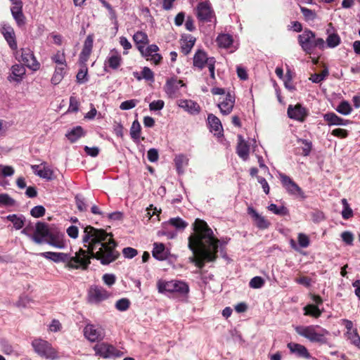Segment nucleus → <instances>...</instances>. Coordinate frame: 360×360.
<instances>
[{
	"label": "nucleus",
	"mask_w": 360,
	"mask_h": 360,
	"mask_svg": "<svg viewBox=\"0 0 360 360\" xmlns=\"http://www.w3.org/2000/svg\"><path fill=\"white\" fill-rule=\"evenodd\" d=\"M194 230L195 236L188 238V248L193 252L189 260L201 269L206 262H212L217 259V244L212 238L213 231L205 221L196 219Z\"/></svg>",
	"instance_id": "obj_1"
},
{
	"label": "nucleus",
	"mask_w": 360,
	"mask_h": 360,
	"mask_svg": "<svg viewBox=\"0 0 360 360\" xmlns=\"http://www.w3.org/2000/svg\"><path fill=\"white\" fill-rule=\"evenodd\" d=\"M108 233L103 229L87 226L84 231L82 241L88 252L89 260L96 259L103 265H108L115 262L120 255L116 250L117 243L113 240L105 243ZM91 262V261H89Z\"/></svg>",
	"instance_id": "obj_2"
},
{
	"label": "nucleus",
	"mask_w": 360,
	"mask_h": 360,
	"mask_svg": "<svg viewBox=\"0 0 360 360\" xmlns=\"http://www.w3.org/2000/svg\"><path fill=\"white\" fill-rule=\"evenodd\" d=\"M39 255L56 263L67 262V266L73 269H82L85 270L90 264L88 252L83 249H79L73 257H70L67 253L54 252H41Z\"/></svg>",
	"instance_id": "obj_3"
},
{
	"label": "nucleus",
	"mask_w": 360,
	"mask_h": 360,
	"mask_svg": "<svg viewBox=\"0 0 360 360\" xmlns=\"http://www.w3.org/2000/svg\"><path fill=\"white\" fill-rule=\"evenodd\" d=\"M63 236V234L57 228L51 227L45 222L38 221L32 240L37 244L46 243L56 248L63 249L65 245L61 240Z\"/></svg>",
	"instance_id": "obj_4"
},
{
	"label": "nucleus",
	"mask_w": 360,
	"mask_h": 360,
	"mask_svg": "<svg viewBox=\"0 0 360 360\" xmlns=\"http://www.w3.org/2000/svg\"><path fill=\"white\" fill-rule=\"evenodd\" d=\"M157 287L158 292L162 294L176 293L184 296L189 292V287L186 282L176 280L169 281L159 280Z\"/></svg>",
	"instance_id": "obj_5"
},
{
	"label": "nucleus",
	"mask_w": 360,
	"mask_h": 360,
	"mask_svg": "<svg viewBox=\"0 0 360 360\" xmlns=\"http://www.w3.org/2000/svg\"><path fill=\"white\" fill-rule=\"evenodd\" d=\"M32 346L34 352L41 357L55 359L57 354L51 345L46 340L36 339L32 342Z\"/></svg>",
	"instance_id": "obj_6"
},
{
	"label": "nucleus",
	"mask_w": 360,
	"mask_h": 360,
	"mask_svg": "<svg viewBox=\"0 0 360 360\" xmlns=\"http://www.w3.org/2000/svg\"><path fill=\"white\" fill-rule=\"evenodd\" d=\"M298 42L302 50L311 54L315 48V34L309 30H305L298 36Z\"/></svg>",
	"instance_id": "obj_7"
},
{
	"label": "nucleus",
	"mask_w": 360,
	"mask_h": 360,
	"mask_svg": "<svg viewBox=\"0 0 360 360\" xmlns=\"http://www.w3.org/2000/svg\"><path fill=\"white\" fill-rule=\"evenodd\" d=\"M0 32L4 36L10 49L13 51L16 50L18 45L13 28L8 23L2 22L0 24Z\"/></svg>",
	"instance_id": "obj_8"
},
{
	"label": "nucleus",
	"mask_w": 360,
	"mask_h": 360,
	"mask_svg": "<svg viewBox=\"0 0 360 360\" xmlns=\"http://www.w3.org/2000/svg\"><path fill=\"white\" fill-rule=\"evenodd\" d=\"M84 335L91 342L102 340L104 337L103 329L98 326L87 324L84 328Z\"/></svg>",
	"instance_id": "obj_9"
},
{
	"label": "nucleus",
	"mask_w": 360,
	"mask_h": 360,
	"mask_svg": "<svg viewBox=\"0 0 360 360\" xmlns=\"http://www.w3.org/2000/svg\"><path fill=\"white\" fill-rule=\"evenodd\" d=\"M94 351L96 355L105 359L119 356V351L114 346L104 342L96 345Z\"/></svg>",
	"instance_id": "obj_10"
},
{
	"label": "nucleus",
	"mask_w": 360,
	"mask_h": 360,
	"mask_svg": "<svg viewBox=\"0 0 360 360\" xmlns=\"http://www.w3.org/2000/svg\"><path fill=\"white\" fill-rule=\"evenodd\" d=\"M279 179L283 186L290 195L297 196L300 194L301 188L288 176L283 173H279Z\"/></svg>",
	"instance_id": "obj_11"
},
{
	"label": "nucleus",
	"mask_w": 360,
	"mask_h": 360,
	"mask_svg": "<svg viewBox=\"0 0 360 360\" xmlns=\"http://www.w3.org/2000/svg\"><path fill=\"white\" fill-rule=\"evenodd\" d=\"M213 11L210 4L206 1L200 2L197 6V18L202 22H211Z\"/></svg>",
	"instance_id": "obj_12"
},
{
	"label": "nucleus",
	"mask_w": 360,
	"mask_h": 360,
	"mask_svg": "<svg viewBox=\"0 0 360 360\" xmlns=\"http://www.w3.org/2000/svg\"><path fill=\"white\" fill-rule=\"evenodd\" d=\"M20 57L21 60L28 68L33 71H36L39 69L40 64L30 49H22Z\"/></svg>",
	"instance_id": "obj_13"
},
{
	"label": "nucleus",
	"mask_w": 360,
	"mask_h": 360,
	"mask_svg": "<svg viewBox=\"0 0 360 360\" xmlns=\"http://www.w3.org/2000/svg\"><path fill=\"white\" fill-rule=\"evenodd\" d=\"M122 58L121 55L113 49L110 51L109 56L105 60V71L108 72L107 66L112 70H117L122 64Z\"/></svg>",
	"instance_id": "obj_14"
},
{
	"label": "nucleus",
	"mask_w": 360,
	"mask_h": 360,
	"mask_svg": "<svg viewBox=\"0 0 360 360\" xmlns=\"http://www.w3.org/2000/svg\"><path fill=\"white\" fill-rule=\"evenodd\" d=\"M288 116L292 120H295L300 122L304 120L307 115V111L306 108L302 107L300 105H290L288 108Z\"/></svg>",
	"instance_id": "obj_15"
},
{
	"label": "nucleus",
	"mask_w": 360,
	"mask_h": 360,
	"mask_svg": "<svg viewBox=\"0 0 360 360\" xmlns=\"http://www.w3.org/2000/svg\"><path fill=\"white\" fill-rule=\"evenodd\" d=\"M184 86H185V84L182 80H178L176 77H173L167 80L164 90L169 97H172L179 90L180 87Z\"/></svg>",
	"instance_id": "obj_16"
},
{
	"label": "nucleus",
	"mask_w": 360,
	"mask_h": 360,
	"mask_svg": "<svg viewBox=\"0 0 360 360\" xmlns=\"http://www.w3.org/2000/svg\"><path fill=\"white\" fill-rule=\"evenodd\" d=\"M235 104V95L231 94V92H228L226 94L225 99L217 104L218 108L220 110V112L224 115H229L233 108Z\"/></svg>",
	"instance_id": "obj_17"
},
{
	"label": "nucleus",
	"mask_w": 360,
	"mask_h": 360,
	"mask_svg": "<svg viewBox=\"0 0 360 360\" xmlns=\"http://www.w3.org/2000/svg\"><path fill=\"white\" fill-rule=\"evenodd\" d=\"M11 73L7 77L10 82L20 83L22 81L26 72L23 65L15 64L11 67Z\"/></svg>",
	"instance_id": "obj_18"
},
{
	"label": "nucleus",
	"mask_w": 360,
	"mask_h": 360,
	"mask_svg": "<svg viewBox=\"0 0 360 360\" xmlns=\"http://www.w3.org/2000/svg\"><path fill=\"white\" fill-rule=\"evenodd\" d=\"M287 347L289 349L290 353L294 354L297 357L306 359L312 358L307 349L300 344L289 342L287 345Z\"/></svg>",
	"instance_id": "obj_19"
},
{
	"label": "nucleus",
	"mask_w": 360,
	"mask_h": 360,
	"mask_svg": "<svg viewBox=\"0 0 360 360\" xmlns=\"http://www.w3.org/2000/svg\"><path fill=\"white\" fill-rule=\"evenodd\" d=\"M152 255L155 259L159 261H164L168 259L169 256H170V252L163 243H155Z\"/></svg>",
	"instance_id": "obj_20"
},
{
	"label": "nucleus",
	"mask_w": 360,
	"mask_h": 360,
	"mask_svg": "<svg viewBox=\"0 0 360 360\" xmlns=\"http://www.w3.org/2000/svg\"><path fill=\"white\" fill-rule=\"evenodd\" d=\"M13 18L15 20L18 26L22 27L25 24V17L22 13V3L17 2L11 8Z\"/></svg>",
	"instance_id": "obj_21"
},
{
	"label": "nucleus",
	"mask_w": 360,
	"mask_h": 360,
	"mask_svg": "<svg viewBox=\"0 0 360 360\" xmlns=\"http://www.w3.org/2000/svg\"><path fill=\"white\" fill-rule=\"evenodd\" d=\"M210 60V57L204 51L198 49L193 56V66L201 70L205 65H208Z\"/></svg>",
	"instance_id": "obj_22"
},
{
	"label": "nucleus",
	"mask_w": 360,
	"mask_h": 360,
	"mask_svg": "<svg viewBox=\"0 0 360 360\" xmlns=\"http://www.w3.org/2000/svg\"><path fill=\"white\" fill-rule=\"evenodd\" d=\"M323 118L328 126H346L350 123L349 120L341 118L334 112L324 114Z\"/></svg>",
	"instance_id": "obj_23"
},
{
	"label": "nucleus",
	"mask_w": 360,
	"mask_h": 360,
	"mask_svg": "<svg viewBox=\"0 0 360 360\" xmlns=\"http://www.w3.org/2000/svg\"><path fill=\"white\" fill-rule=\"evenodd\" d=\"M297 240L298 243L292 238L289 241L291 248L297 252H300L301 248H306L309 245V238L304 233H300L297 236Z\"/></svg>",
	"instance_id": "obj_24"
},
{
	"label": "nucleus",
	"mask_w": 360,
	"mask_h": 360,
	"mask_svg": "<svg viewBox=\"0 0 360 360\" xmlns=\"http://www.w3.org/2000/svg\"><path fill=\"white\" fill-rule=\"evenodd\" d=\"M248 213L254 219L256 225L259 229H266L269 226L270 223L264 217L260 215L253 207H248Z\"/></svg>",
	"instance_id": "obj_25"
},
{
	"label": "nucleus",
	"mask_w": 360,
	"mask_h": 360,
	"mask_svg": "<svg viewBox=\"0 0 360 360\" xmlns=\"http://www.w3.org/2000/svg\"><path fill=\"white\" fill-rule=\"evenodd\" d=\"M295 331L301 336L308 339L311 342H315V326H297L295 328Z\"/></svg>",
	"instance_id": "obj_26"
},
{
	"label": "nucleus",
	"mask_w": 360,
	"mask_h": 360,
	"mask_svg": "<svg viewBox=\"0 0 360 360\" xmlns=\"http://www.w3.org/2000/svg\"><path fill=\"white\" fill-rule=\"evenodd\" d=\"M181 52L186 56L191 52L195 42V38L191 34H183L181 36Z\"/></svg>",
	"instance_id": "obj_27"
},
{
	"label": "nucleus",
	"mask_w": 360,
	"mask_h": 360,
	"mask_svg": "<svg viewBox=\"0 0 360 360\" xmlns=\"http://www.w3.org/2000/svg\"><path fill=\"white\" fill-rule=\"evenodd\" d=\"M179 105L192 115H197L200 111V105L192 100H181Z\"/></svg>",
	"instance_id": "obj_28"
},
{
	"label": "nucleus",
	"mask_w": 360,
	"mask_h": 360,
	"mask_svg": "<svg viewBox=\"0 0 360 360\" xmlns=\"http://www.w3.org/2000/svg\"><path fill=\"white\" fill-rule=\"evenodd\" d=\"M85 135L84 129L81 126H77L68 131L65 136L71 143H75Z\"/></svg>",
	"instance_id": "obj_29"
},
{
	"label": "nucleus",
	"mask_w": 360,
	"mask_h": 360,
	"mask_svg": "<svg viewBox=\"0 0 360 360\" xmlns=\"http://www.w3.org/2000/svg\"><path fill=\"white\" fill-rule=\"evenodd\" d=\"M0 351L6 355L19 356L16 346H13L6 339L0 340Z\"/></svg>",
	"instance_id": "obj_30"
},
{
	"label": "nucleus",
	"mask_w": 360,
	"mask_h": 360,
	"mask_svg": "<svg viewBox=\"0 0 360 360\" xmlns=\"http://www.w3.org/2000/svg\"><path fill=\"white\" fill-rule=\"evenodd\" d=\"M207 124L210 131H214L221 134L223 131L222 125L220 120L214 115L210 113L207 115Z\"/></svg>",
	"instance_id": "obj_31"
},
{
	"label": "nucleus",
	"mask_w": 360,
	"mask_h": 360,
	"mask_svg": "<svg viewBox=\"0 0 360 360\" xmlns=\"http://www.w3.org/2000/svg\"><path fill=\"white\" fill-rule=\"evenodd\" d=\"M238 139L240 141L237 146L236 153L243 160H247L249 156L250 147L247 143L243 140L242 136H238Z\"/></svg>",
	"instance_id": "obj_32"
},
{
	"label": "nucleus",
	"mask_w": 360,
	"mask_h": 360,
	"mask_svg": "<svg viewBox=\"0 0 360 360\" xmlns=\"http://www.w3.org/2000/svg\"><path fill=\"white\" fill-rule=\"evenodd\" d=\"M107 298V292L106 291L96 288L93 290H91L89 293V302L98 303Z\"/></svg>",
	"instance_id": "obj_33"
},
{
	"label": "nucleus",
	"mask_w": 360,
	"mask_h": 360,
	"mask_svg": "<svg viewBox=\"0 0 360 360\" xmlns=\"http://www.w3.org/2000/svg\"><path fill=\"white\" fill-rule=\"evenodd\" d=\"M6 218L8 221L13 223V227L16 230H20L25 226V217L22 214H9Z\"/></svg>",
	"instance_id": "obj_34"
},
{
	"label": "nucleus",
	"mask_w": 360,
	"mask_h": 360,
	"mask_svg": "<svg viewBox=\"0 0 360 360\" xmlns=\"http://www.w3.org/2000/svg\"><path fill=\"white\" fill-rule=\"evenodd\" d=\"M138 50L140 51L141 56L148 60L149 58L154 53L159 51V47L156 44H150L145 48V46L140 45L138 46Z\"/></svg>",
	"instance_id": "obj_35"
},
{
	"label": "nucleus",
	"mask_w": 360,
	"mask_h": 360,
	"mask_svg": "<svg viewBox=\"0 0 360 360\" xmlns=\"http://www.w3.org/2000/svg\"><path fill=\"white\" fill-rule=\"evenodd\" d=\"M233 37L229 34H220L217 38V42L219 47L228 49L233 44Z\"/></svg>",
	"instance_id": "obj_36"
},
{
	"label": "nucleus",
	"mask_w": 360,
	"mask_h": 360,
	"mask_svg": "<svg viewBox=\"0 0 360 360\" xmlns=\"http://www.w3.org/2000/svg\"><path fill=\"white\" fill-rule=\"evenodd\" d=\"M188 159L184 155H179L175 157L174 163L178 174L184 173V168L188 165Z\"/></svg>",
	"instance_id": "obj_37"
},
{
	"label": "nucleus",
	"mask_w": 360,
	"mask_h": 360,
	"mask_svg": "<svg viewBox=\"0 0 360 360\" xmlns=\"http://www.w3.org/2000/svg\"><path fill=\"white\" fill-rule=\"evenodd\" d=\"M332 335L325 329L316 326V342L329 344Z\"/></svg>",
	"instance_id": "obj_38"
},
{
	"label": "nucleus",
	"mask_w": 360,
	"mask_h": 360,
	"mask_svg": "<svg viewBox=\"0 0 360 360\" xmlns=\"http://www.w3.org/2000/svg\"><path fill=\"white\" fill-rule=\"evenodd\" d=\"M75 203L80 212H86L88 210L89 204L86 199L82 194H77L75 196Z\"/></svg>",
	"instance_id": "obj_39"
},
{
	"label": "nucleus",
	"mask_w": 360,
	"mask_h": 360,
	"mask_svg": "<svg viewBox=\"0 0 360 360\" xmlns=\"http://www.w3.org/2000/svg\"><path fill=\"white\" fill-rule=\"evenodd\" d=\"M141 129V127L138 120L134 121L130 129V136L134 141H139Z\"/></svg>",
	"instance_id": "obj_40"
},
{
	"label": "nucleus",
	"mask_w": 360,
	"mask_h": 360,
	"mask_svg": "<svg viewBox=\"0 0 360 360\" xmlns=\"http://www.w3.org/2000/svg\"><path fill=\"white\" fill-rule=\"evenodd\" d=\"M268 210L279 216H286L289 214L288 209L283 205L278 207L276 204L271 203L268 206Z\"/></svg>",
	"instance_id": "obj_41"
},
{
	"label": "nucleus",
	"mask_w": 360,
	"mask_h": 360,
	"mask_svg": "<svg viewBox=\"0 0 360 360\" xmlns=\"http://www.w3.org/2000/svg\"><path fill=\"white\" fill-rule=\"evenodd\" d=\"M133 39L137 48L140 45L145 46L148 42V35L141 31L136 32L133 36Z\"/></svg>",
	"instance_id": "obj_42"
},
{
	"label": "nucleus",
	"mask_w": 360,
	"mask_h": 360,
	"mask_svg": "<svg viewBox=\"0 0 360 360\" xmlns=\"http://www.w3.org/2000/svg\"><path fill=\"white\" fill-rule=\"evenodd\" d=\"M341 202L343 207L342 210L341 212L342 217L344 219H350L351 217H353L354 214L352 209L350 207L347 199L342 198L341 200Z\"/></svg>",
	"instance_id": "obj_43"
},
{
	"label": "nucleus",
	"mask_w": 360,
	"mask_h": 360,
	"mask_svg": "<svg viewBox=\"0 0 360 360\" xmlns=\"http://www.w3.org/2000/svg\"><path fill=\"white\" fill-rule=\"evenodd\" d=\"M352 108L348 101H342L336 108V111L343 115H348L352 112Z\"/></svg>",
	"instance_id": "obj_44"
},
{
	"label": "nucleus",
	"mask_w": 360,
	"mask_h": 360,
	"mask_svg": "<svg viewBox=\"0 0 360 360\" xmlns=\"http://www.w3.org/2000/svg\"><path fill=\"white\" fill-rule=\"evenodd\" d=\"M167 226H172L176 230H184L188 226V224L182 219L176 217L170 219Z\"/></svg>",
	"instance_id": "obj_45"
},
{
	"label": "nucleus",
	"mask_w": 360,
	"mask_h": 360,
	"mask_svg": "<svg viewBox=\"0 0 360 360\" xmlns=\"http://www.w3.org/2000/svg\"><path fill=\"white\" fill-rule=\"evenodd\" d=\"M212 238L217 244V252L219 251V248L221 256L224 258L226 257L225 246L229 243L230 238H222L221 240H219L218 238L214 237V234L212 235Z\"/></svg>",
	"instance_id": "obj_46"
},
{
	"label": "nucleus",
	"mask_w": 360,
	"mask_h": 360,
	"mask_svg": "<svg viewBox=\"0 0 360 360\" xmlns=\"http://www.w3.org/2000/svg\"><path fill=\"white\" fill-rule=\"evenodd\" d=\"M88 69L84 65L77 72L76 78L79 84H84L88 82Z\"/></svg>",
	"instance_id": "obj_47"
},
{
	"label": "nucleus",
	"mask_w": 360,
	"mask_h": 360,
	"mask_svg": "<svg viewBox=\"0 0 360 360\" xmlns=\"http://www.w3.org/2000/svg\"><path fill=\"white\" fill-rule=\"evenodd\" d=\"M130 306V301L127 298L118 300L115 303V308L120 311H127Z\"/></svg>",
	"instance_id": "obj_48"
},
{
	"label": "nucleus",
	"mask_w": 360,
	"mask_h": 360,
	"mask_svg": "<svg viewBox=\"0 0 360 360\" xmlns=\"http://www.w3.org/2000/svg\"><path fill=\"white\" fill-rule=\"evenodd\" d=\"M15 200L7 193L0 194V206H13Z\"/></svg>",
	"instance_id": "obj_49"
},
{
	"label": "nucleus",
	"mask_w": 360,
	"mask_h": 360,
	"mask_svg": "<svg viewBox=\"0 0 360 360\" xmlns=\"http://www.w3.org/2000/svg\"><path fill=\"white\" fill-rule=\"evenodd\" d=\"M264 285V280L260 276L253 277L249 283L250 287L255 289L261 288Z\"/></svg>",
	"instance_id": "obj_50"
},
{
	"label": "nucleus",
	"mask_w": 360,
	"mask_h": 360,
	"mask_svg": "<svg viewBox=\"0 0 360 360\" xmlns=\"http://www.w3.org/2000/svg\"><path fill=\"white\" fill-rule=\"evenodd\" d=\"M45 212L46 210L44 207L42 205L34 206L30 210V214L35 218H39L43 217L45 214Z\"/></svg>",
	"instance_id": "obj_51"
},
{
	"label": "nucleus",
	"mask_w": 360,
	"mask_h": 360,
	"mask_svg": "<svg viewBox=\"0 0 360 360\" xmlns=\"http://www.w3.org/2000/svg\"><path fill=\"white\" fill-rule=\"evenodd\" d=\"M340 42V37L338 34H330L327 39L326 43L328 47L330 48H335L338 45H339Z\"/></svg>",
	"instance_id": "obj_52"
},
{
	"label": "nucleus",
	"mask_w": 360,
	"mask_h": 360,
	"mask_svg": "<svg viewBox=\"0 0 360 360\" xmlns=\"http://www.w3.org/2000/svg\"><path fill=\"white\" fill-rule=\"evenodd\" d=\"M138 103L139 101L136 99L124 101L120 104V108L122 110H129L134 108Z\"/></svg>",
	"instance_id": "obj_53"
},
{
	"label": "nucleus",
	"mask_w": 360,
	"mask_h": 360,
	"mask_svg": "<svg viewBox=\"0 0 360 360\" xmlns=\"http://www.w3.org/2000/svg\"><path fill=\"white\" fill-rule=\"evenodd\" d=\"M141 77L142 79H144L146 81L153 82L154 79V73L148 67H144L141 71Z\"/></svg>",
	"instance_id": "obj_54"
},
{
	"label": "nucleus",
	"mask_w": 360,
	"mask_h": 360,
	"mask_svg": "<svg viewBox=\"0 0 360 360\" xmlns=\"http://www.w3.org/2000/svg\"><path fill=\"white\" fill-rule=\"evenodd\" d=\"M36 174L39 177L49 181H51L53 179V173L50 169H40Z\"/></svg>",
	"instance_id": "obj_55"
},
{
	"label": "nucleus",
	"mask_w": 360,
	"mask_h": 360,
	"mask_svg": "<svg viewBox=\"0 0 360 360\" xmlns=\"http://www.w3.org/2000/svg\"><path fill=\"white\" fill-rule=\"evenodd\" d=\"M341 238L345 244L349 245H353V241H354V234L351 231H346L342 232L341 233Z\"/></svg>",
	"instance_id": "obj_56"
},
{
	"label": "nucleus",
	"mask_w": 360,
	"mask_h": 360,
	"mask_svg": "<svg viewBox=\"0 0 360 360\" xmlns=\"http://www.w3.org/2000/svg\"><path fill=\"white\" fill-rule=\"evenodd\" d=\"M52 60L59 65H63L65 67L67 65L65 53L63 52L58 51L54 56L51 58Z\"/></svg>",
	"instance_id": "obj_57"
},
{
	"label": "nucleus",
	"mask_w": 360,
	"mask_h": 360,
	"mask_svg": "<svg viewBox=\"0 0 360 360\" xmlns=\"http://www.w3.org/2000/svg\"><path fill=\"white\" fill-rule=\"evenodd\" d=\"M329 71L327 66L324 64L321 65V70L319 73H316V83H319L324 79L328 76Z\"/></svg>",
	"instance_id": "obj_58"
},
{
	"label": "nucleus",
	"mask_w": 360,
	"mask_h": 360,
	"mask_svg": "<svg viewBox=\"0 0 360 360\" xmlns=\"http://www.w3.org/2000/svg\"><path fill=\"white\" fill-rule=\"evenodd\" d=\"M91 51L89 48H86L83 46L82 50L79 54V62L81 63L85 64L86 62L88 60L89 56L91 53Z\"/></svg>",
	"instance_id": "obj_59"
},
{
	"label": "nucleus",
	"mask_w": 360,
	"mask_h": 360,
	"mask_svg": "<svg viewBox=\"0 0 360 360\" xmlns=\"http://www.w3.org/2000/svg\"><path fill=\"white\" fill-rule=\"evenodd\" d=\"M122 254L125 258L132 259L137 255L138 251L133 248L127 247L122 250Z\"/></svg>",
	"instance_id": "obj_60"
},
{
	"label": "nucleus",
	"mask_w": 360,
	"mask_h": 360,
	"mask_svg": "<svg viewBox=\"0 0 360 360\" xmlns=\"http://www.w3.org/2000/svg\"><path fill=\"white\" fill-rule=\"evenodd\" d=\"M84 150L87 155H89L92 158L97 157L100 152V149L97 146L89 147V146H85L84 147Z\"/></svg>",
	"instance_id": "obj_61"
},
{
	"label": "nucleus",
	"mask_w": 360,
	"mask_h": 360,
	"mask_svg": "<svg viewBox=\"0 0 360 360\" xmlns=\"http://www.w3.org/2000/svg\"><path fill=\"white\" fill-rule=\"evenodd\" d=\"M165 106V102L162 100L153 101L149 104V109L151 111L162 110Z\"/></svg>",
	"instance_id": "obj_62"
},
{
	"label": "nucleus",
	"mask_w": 360,
	"mask_h": 360,
	"mask_svg": "<svg viewBox=\"0 0 360 360\" xmlns=\"http://www.w3.org/2000/svg\"><path fill=\"white\" fill-rule=\"evenodd\" d=\"M148 160L151 162H155L158 160L159 154L155 148H150L147 153Z\"/></svg>",
	"instance_id": "obj_63"
},
{
	"label": "nucleus",
	"mask_w": 360,
	"mask_h": 360,
	"mask_svg": "<svg viewBox=\"0 0 360 360\" xmlns=\"http://www.w3.org/2000/svg\"><path fill=\"white\" fill-rule=\"evenodd\" d=\"M79 105L77 98L74 96H70L68 112H77L79 110Z\"/></svg>",
	"instance_id": "obj_64"
}]
</instances>
